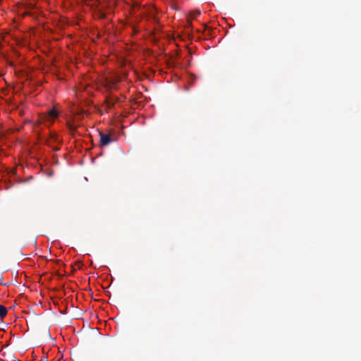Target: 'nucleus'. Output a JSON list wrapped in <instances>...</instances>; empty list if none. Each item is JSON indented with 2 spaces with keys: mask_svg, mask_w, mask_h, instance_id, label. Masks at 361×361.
<instances>
[{
  "mask_svg": "<svg viewBox=\"0 0 361 361\" xmlns=\"http://www.w3.org/2000/svg\"><path fill=\"white\" fill-rule=\"evenodd\" d=\"M66 126L70 132V133L73 135L77 131V128L70 121L66 122Z\"/></svg>",
  "mask_w": 361,
  "mask_h": 361,
  "instance_id": "423d86ee",
  "label": "nucleus"
},
{
  "mask_svg": "<svg viewBox=\"0 0 361 361\" xmlns=\"http://www.w3.org/2000/svg\"><path fill=\"white\" fill-rule=\"evenodd\" d=\"M114 104V102H111L109 101H107V105H108L109 107L113 106Z\"/></svg>",
  "mask_w": 361,
  "mask_h": 361,
  "instance_id": "6e6552de",
  "label": "nucleus"
},
{
  "mask_svg": "<svg viewBox=\"0 0 361 361\" xmlns=\"http://www.w3.org/2000/svg\"><path fill=\"white\" fill-rule=\"evenodd\" d=\"M200 14V11H199V10H195V11H191L190 13L188 18V27H192L191 20L196 18L197 16H198Z\"/></svg>",
  "mask_w": 361,
  "mask_h": 361,
  "instance_id": "20e7f679",
  "label": "nucleus"
},
{
  "mask_svg": "<svg viewBox=\"0 0 361 361\" xmlns=\"http://www.w3.org/2000/svg\"><path fill=\"white\" fill-rule=\"evenodd\" d=\"M7 312L6 307L0 305V317L4 318L6 315Z\"/></svg>",
  "mask_w": 361,
  "mask_h": 361,
  "instance_id": "0eeeda50",
  "label": "nucleus"
},
{
  "mask_svg": "<svg viewBox=\"0 0 361 361\" xmlns=\"http://www.w3.org/2000/svg\"><path fill=\"white\" fill-rule=\"evenodd\" d=\"M78 264L79 265H80V264H82V262H78Z\"/></svg>",
  "mask_w": 361,
  "mask_h": 361,
  "instance_id": "1a4fd4ad",
  "label": "nucleus"
},
{
  "mask_svg": "<svg viewBox=\"0 0 361 361\" xmlns=\"http://www.w3.org/2000/svg\"><path fill=\"white\" fill-rule=\"evenodd\" d=\"M99 137H100V146L104 147L107 146L110 143L113 142V139L111 137L110 135L109 134H104L102 132H99Z\"/></svg>",
  "mask_w": 361,
  "mask_h": 361,
  "instance_id": "f03ea898",
  "label": "nucleus"
},
{
  "mask_svg": "<svg viewBox=\"0 0 361 361\" xmlns=\"http://www.w3.org/2000/svg\"><path fill=\"white\" fill-rule=\"evenodd\" d=\"M59 115V112L58 111L55 109V108H52L51 109H49L47 114L44 116V117L47 118V119H49L50 118H55L58 116Z\"/></svg>",
  "mask_w": 361,
  "mask_h": 361,
  "instance_id": "39448f33",
  "label": "nucleus"
},
{
  "mask_svg": "<svg viewBox=\"0 0 361 361\" xmlns=\"http://www.w3.org/2000/svg\"><path fill=\"white\" fill-rule=\"evenodd\" d=\"M99 0H91L87 3V5L93 10L97 12V16L98 18L101 19H104L106 18V15L99 8Z\"/></svg>",
  "mask_w": 361,
  "mask_h": 361,
  "instance_id": "f257e3e1",
  "label": "nucleus"
},
{
  "mask_svg": "<svg viewBox=\"0 0 361 361\" xmlns=\"http://www.w3.org/2000/svg\"><path fill=\"white\" fill-rule=\"evenodd\" d=\"M54 142L61 143V140H59L57 135L55 133H52V134H51V136H50L49 139L47 140V144L50 147H53L54 150L59 151L60 149L59 147H54L53 146V144Z\"/></svg>",
  "mask_w": 361,
  "mask_h": 361,
  "instance_id": "7ed1b4c3",
  "label": "nucleus"
}]
</instances>
